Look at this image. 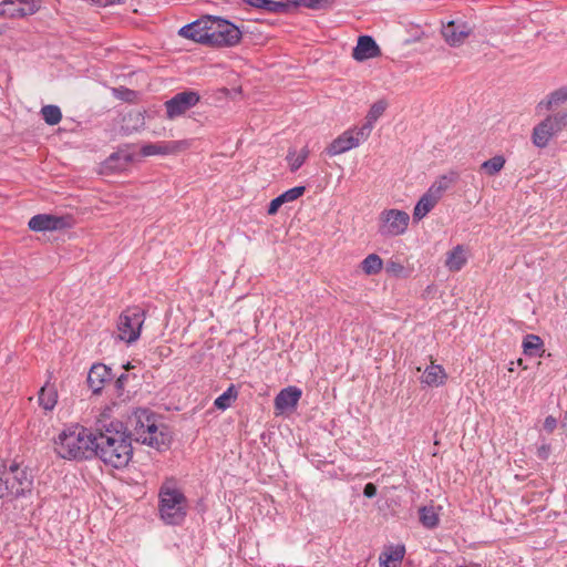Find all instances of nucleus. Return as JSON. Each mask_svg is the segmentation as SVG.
Listing matches in <instances>:
<instances>
[{
  "instance_id": "1",
  "label": "nucleus",
  "mask_w": 567,
  "mask_h": 567,
  "mask_svg": "<svg viewBox=\"0 0 567 567\" xmlns=\"http://www.w3.org/2000/svg\"><path fill=\"white\" fill-rule=\"evenodd\" d=\"M94 456L113 468H124L133 457L132 433L123 422H101L95 434Z\"/></svg>"
},
{
  "instance_id": "2",
  "label": "nucleus",
  "mask_w": 567,
  "mask_h": 567,
  "mask_svg": "<svg viewBox=\"0 0 567 567\" xmlns=\"http://www.w3.org/2000/svg\"><path fill=\"white\" fill-rule=\"evenodd\" d=\"M95 434L75 424L64 429L54 441L56 454L65 460H83L94 456Z\"/></svg>"
},
{
  "instance_id": "3",
  "label": "nucleus",
  "mask_w": 567,
  "mask_h": 567,
  "mask_svg": "<svg viewBox=\"0 0 567 567\" xmlns=\"http://www.w3.org/2000/svg\"><path fill=\"white\" fill-rule=\"evenodd\" d=\"M158 514L166 525H181L187 515V498L173 481H166L158 491Z\"/></svg>"
},
{
  "instance_id": "4",
  "label": "nucleus",
  "mask_w": 567,
  "mask_h": 567,
  "mask_svg": "<svg viewBox=\"0 0 567 567\" xmlns=\"http://www.w3.org/2000/svg\"><path fill=\"white\" fill-rule=\"evenodd\" d=\"M33 478L27 467L17 463L0 465V498L16 499L31 494Z\"/></svg>"
},
{
  "instance_id": "5",
  "label": "nucleus",
  "mask_w": 567,
  "mask_h": 567,
  "mask_svg": "<svg viewBox=\"0 0 567 567\" xmlns=\"http://www.w3.org/2000/svg\"><path fill=\"white\" fill-rule=\"evenodd\" d=\"M567 127V111L548 114L532 131L530 140L537 148H546L550 141Z\"/></svg>"
},
{
  "instance_id": "6",
  "label": "nucleus",
  "mask_w": 567,
  "mask_h": 567,
  "mask_svg": "<svg viewBox=\"0 0 567 567\" xmlns=\"http://www.w3.org/2000/svg\"><path fill=\"white\" fill-rule=\"evenodd\" d=\"M410 215L396 208L384 209L378 218V233L384 238L398 237L408 230Z\"/></svg>"
},
{
  "instance_id": "7",
  "label": "nucleus",
  "mask_w": 567,
  "mask_h": 567,
  "mask_svg": "<svg viewBox=\"0 0 567 567\" xmlns=\"http://www.w3.org/2000/svg\"><path fill=\"white\" fill-rule=\"evenodd\" d=\"M144 320L145 311L142 308L137 306L126 308L117 322L120 339L127 343L135 342L140 338Z\"/></svg>"
},
{
  "instance_id": "8",
  "label": "nucleus",
  "mask_w": 567,
  "mask_h": 567,
  "mask_svg": "<svg viewBox=\"0 0 567 567\" xmlns=\"http://www.w3.org/2000/svg\"><path fill=\"white\" fill-rule=\"evenodd\" d=\"M240 39L241 32L234 23L218 17L213 18L208 45L234 47L239 43Z\"/></svg>"
},
{
  "instance_id": "9",
  "label": "nucleus",
  "mask_w": 567,
  "mask_h": 567,
  "mask_svg": "<svg viewBox=\"0 0 567 567\" xmlns=\"http://www.w3.org/2000/svg\"><path fill=\"white\" fill-rule=\"evenodd\" d=\"M473 32L474 25L468 21L450 20L446 23L442 22V38L452 48L463 45Z\"/></svg>"
},
{
  "instance_id": "10",
  "label": "nucleus",
  "mask_w": 567,
  "mask_h": 567,
  "mask_svg": "<svg viewBox=\"0 0 567 567\" xmlns=\"http://www.w3.org/2000/svg\"><path fill=\"white\" fill-rule=\"evenodd\" d=\"M199 101L200 95L196 91L179 92L164 103L166 117L168 120L179 117L197 105Z\"/></svg>"
},
{
  "instance_id": "11",
  "label": "nucleus",
  "mask_w": 567,
  "mask_h": 567,
  "mask_svg": "<svg viewBox=\"0 0 567 567\" xmlns=\"http://www.w3.org/2000/svg\"><path fill=\"white\" fill-rule=\"evenodd\" d=\"M210 16L193 21L178 30V34L197 43L209 44L210 30L213 24Z\"/></svg>"
},
{
  "instance_id": "12",
  "label": "nucleus",
  "mask_w": 567,
  "mask_h": 567,
  "mask_svg": "<svg viewBox=\"0 0 567 567\" xmlns=\"http://www.w3.org/2000/svg\"><path fill=\"white\" fill-rule=\"evenodd\" d=\"M28 226L33 231H54L71 227L69 216H55L50 214H39L33 216Z\"/></svg>"
},
{
  "instance_id": "13",
  "label": "nucleus",
  "mask_w": 567,
  "mask_h": 567,
  "mask_svg": "<svg viewBox=\"0 0 567 567\" xmlns=\"http://www.w3.org/2000/svg\"><path fill=\"white\" fill-rule=\"evenodd\" d=\"M388 106L389 103L385 99L378 100L370 106V110L364 117V122L360 127H357V146L369 138L374 124L384 114Z\"/></svg>"
},
{
  "instance_id": "14",
  "label": "nucleus",
  "mask_w": 567,
  "mask_h": 567,
  "mask_svg": "<svg viewBox=\"0 0 567 567\" xmlns=\"http://www.w3.org/2000/svg\"><path fill=\"white\" fill-rule=\"evenodd\" d=\"M156 415L148 409H136L130 416V424L132 426L135 440L140 442L142 436L147 433L155 432Z\"/></svg>"
},
{
  "instance_id": "15",
  "label": "nucleus",
  "mask_w": 567,
  "mask_h": 567,
  "mask_svg": "<svg viewBox=\"0 0 567 567\" xmlns=\"http://www.w3.org/2000/svg\"><path fill=\"white\" fill-rule=\"evenodd\" d=\"M381 56L382 50L371 35H360L357 38V62L373 60Z\"/></svg>"
},
{
  "instance_id": "16",
  "label": "nucleus",
  "mask_w": 567,
  "mask_h": 567,
  "mask_svg": "<svg viewBox=\"0 0 567 567\" xmlns=\"http://www.w3.org/2000/svg\"><path fill=\"white\" fill-rule=\"evenodd\" d=\"M113 373L111 368L103 363H95L91 367L87 374V384L92 389L93 393H100L104 388V384L111 381Z\"/></svg>"
},
{
  "instance_id": "17",
  "label": "nucleus",
  "mask_w": 567,
  "mask_h": 567,
  "mask_svg": "<svg viewBox=\"0 0 567 567\" xmlns=\"http://www.w3.org/2000/svg\"><path fill=\"white\" fill-rule=\"evenodd\" d=\"M301 398V390L296 386L282 389L275 398V410L277 414L295 409Z\"/></svg>"
},
{
  "instance_id": "18",
  "label": "nucleus",
  "mask_w": 567,
  "mask_h": 567,
  "mask_svg": "<svg viewBox=\"0 0 567 567\" xmlns=\"http://www.w3.org/2000/svg\"><path fill=\"white\" fill-rule=\"evenodd\" d=\"M352 147H354V128L350 127L326 147V153L329 156H337L350 151Z\"/></svg>"
},
{
  "instance_id": "19",
  "label": "nucleus",
  "mask_w": 567,
  "mask_h": 567,
  "mask_svg": "<svg viewBox=\"0 0 567 567\" xmlns=\"http://www.w3.org/2000/svg\"><path fill=\"white\" fill-rule=\"evenodd\" d=\"M243 3L268 12V13H281V14H288L289 13V3L288 0H240Z\"/></svg>"
},
{
  "instance_id": "20",
  "label": "nucleus",
  "mask_w": 567,
  "mask_h": 567,
  "mask_svg": "<svg viewBox=\"0 0 567 567\" xmlns=\"http://www.w3.org/2000/svg\"><path fill=\"white\" fill-rule=\"evenodd\" d=\"M565 102H567V86L555 90L540 100L536 105V111L539 113L548 112L563 105Z\"/></svg>"
},
{
  "instance_id": "21",
  "label": "nucleus",
  "mask_w": 567,
  "mask_h": 567,
  "mask_svg": "<svg viewBox=\"0 0 567 567\" xmlns=\"http://www.w3.org/2000/svg\"><path fill=\"white\" fill-rule=\"evenodd\" d=\"M305 186H296L284 192L282 194H280L270 202L267 213L269 215H275L284 204L298 199L300 196L305 194Z\"/></svg>"
},
{
  "instance_id": "22",
  "label": "nucleus",
  "mask_w": 567,
  "mask_h": 567,
  "mask_svg": "<svg viewBox=\"0 0 567 567\" xmlns=\"http://www.w3.org/2000/svg\"><path fill=\"white\" fill-rule=\"evenodd\" d=\"M140 442L161 451L168 449L171 443V436L167 432L158 427L156 420L155 432L145 434L144 436H142V440Z\"/></svg>"
},
{
  "instance_id": "23",
  "label": "nucleus",
  "mask_w": 567,
  "mask_h": 567,
  "mask_svg": "<svg viewBox=\"0 0 567 567\" xmlns=\"http://www.w3.org/2000/svg\"><path fill=\"white\" fill-rule=\"evenodd\" d=\"M467 262L466 250L463 245L455 246L446 254L445 267L452 271H460Z\"/></svg>"
},
{
  "instance_id": "24",
  "label": "nucleus",
  "mask_w": 567,
  "mask_h": 567,
  "mask_svg": "<svg viewBox=\"0 0 567 567\" xmlns=\"http://www.w3.org/2000/svg\"><path fill=\"white\" fill-rule=\"evenodd\" d=\"M405 548L403 545L389 546L380 555V564L383 567H399L404 558Z\"/></svg>"
},
{
  "instance_id": "25",
  "label": "nucleus",
  "mask_w": 567,
  "mask_h": 567,
  "mask_svg": "<svg viewBox=\"0 0 567 567\" xmlns=\"http://www.w3.org/2000/svg\"><path fill=\"white\" fill-rule=\"evenodd\" d=\"M447 375L443 367L432 362V364L424 370L421 382L430 386H440L444 384Z\"/></svg>"
},
{
  "instance_id": "26",
  "label": "nucleus",
  "mask_w": 567,
  "mask_h": 567,
  "mask_svg": "<svg viewBox=\"0 0 567 567\" xmlns=\"http://www.w3.org/2000/svg\"><path fill=\"white\" fill-rule=\"evenodd\" d=\"M178 151V144L176 142L169 143H150L145 144L141 148V154L143 156H153V155H167Z\"/></svg>"
},
{
  "instance_id": "27",
  "label": "nucleus",
  "mask_w": 567,
  "mask_h": 567,
  "mask_svg": "<svg viewBox=\"0 0 567 567\" xmlns=\"http://www.w3.org/2000/svg\"><path fill=\"white\" fill-rule=\"evenodd\" d=\"M523 350L526 355H542L544 352V341L539 336L527 334L523 340Z\"/></svg>"
},
{
  "instance_id": "28",
  "label": "nucleus",
  "mask_w": 567,
  "mask_h": 567,
  "mask_svg": "<svg viewBox=\"0 0 567 567\" xmlns=\"http://www.w3.org/2000/svg\"><path fill=\"white\" fill-rule=\"evenodd\" d=\"M436 204L437 203L424 193L414 207L413 219L415 221L423 219L436 206Z\"/></svg>"
},
{
  "instance_id": "29",
  "label": "nucleus",
  "mask_w": 567,
  "mask_h": 567,
  "mask_svg": "<svg viewBox=\"0 0 567 567\" xmlns=\"http://www.w3.org/2000/svg\"><path fill=\"white\" fill-rule=\"evenodd\" d=\"M38 400H39V404L44 410L50 411L55 406V404L58 402V392L54 389V386L44 385L39 391Z\"/></svg>"
},
{
  "instance_id": "30",
  "label": "nucleus",
  "mask_w": 567,
  "mask_h": 567,
  "mask_svg": "<svg viewBox=\"0 0 567 567\" xmlns=\"http://www.w3.org/2000/svg\"><path fill=\"white\" fill-rule=\"evenodd\" d=\"M362 271L368 275H377L379 274L383 268V260L381 257L377 254H370L368 257H365L361 265H360Z\"/></svg>"
},
{
  "instance_id": "31",
  "label": "nucleus",
  "mask_w": 567,
  "mask_h": 567,
  "mask_svg": "<svg viewBox=\"0 0 567 567\" xmlns=\"http://www.w3.org/2000/svg\"><path fill=\"white\" fill-rule=\"evenodd\" d=\"M289 13L299 7H305L312 10H321L329 7V0H288Z\"/></svg>"
},
{
  "instance_id": "32",
  "label": "nucleus",
  "mask_w": 567,
  "mask_h": 567,
  "mask_svg": "<svg viewBox=\"0 0 567 567\" xmlns=\"http://www.w3.org/2000/svg\"><path fill=\"white\" fill-rule=\"evenodd\" d=\"M309 148L305 146L300 153H296L295 150H289L287 154V162L291 172L298 171L309 156Z\"/></svg>"
},
{
  "instance_id": "33",
  "label": "nucleus",
  "mask_w": 567,
  "mask_h": 567,
  "mask_svg": "<svg viewBox=\"0 0 567 567\" xmlns=\"http://www.w3.org/2000/svg\"><path fill=\"white\" fill-rule=\"evenodd\" d=\"M506 159L503 155H495L494 157L485 161L481 165V169L487 175L494 176L498 174L505 166Z\"/></svg>"
},
{
  "instance_id": "34",
  "label": "nucleus",
  "mask_w": 567,
  "mask_h": 567,
  "mask_svg": "<svg viewBox=\"0 0 567 567\" xmlns=\"http://www.w3.org/2000/svg\"><path fill=\"white\" fill-rule=\"evenodd\" d=\"M237 395H238V392H237L235 385L230 384V386L215 400L214 405L218 410L224 411L231 405V403L237 399Z\"/></svg>"
},
{
  "instance_id": "35",
  "label": "nucleus",
  "mask_w": 567,
  "mask_h": 567,
  "mask_svg": "<svg viewBox=\"0 0 567 567\" xmlns=\"http://www.w3.org/2000/svg\"><path fill=\"white\" fill-rule=\"evenodd\" d=\"M458 179L456 172H450L447 174L439 176L432 185L437 188L441 193L445 194Z\"/></svg>"
},
{
  "instance_id": "36",
  "label": "nucleus",
  "mask_w": 567,
  "mask_h": 567,
  "mask_svg": "<svg viewBox=\"0 0 567 567\" xmlns=\"http://www.w3.org/2000/svg\"><path fill=\"white\" fill-rule=\"evenodd\" d=\"M41 115L44 122L49 125H56L62 120V113L59 106L56 105H44L41 109Z\"/></svg>"
},
{
  "instance_id": "37",
  "label": "nucleus",
  "mask_w": 567,
  "mask_h": 567,
  "mask_svg": "<svg viewBox=\"0 0 567 567\" xmlns=\"http://www.w3.org/2000/svg\"><path fill=\"white\" fill-rule=\"evenodd\" d=\"M420 522L426 528H434L439 524V516L433 507L423 506L419 511Z\"/></svg>"
},
{
  "instance_id": "38",
  "label": "nucleus",
  "mask_w": 567,
  "mask_h": 567,
  "mask_svg": "<svg viewBox=\"0 0 567 567\" xmlns=\"http://www.w3.org/2000/svg\"><path fill=\"white\" fill-rule=\"evenodd\" d=\"M20 6L18 0H4L0 3V16L7 18L22 17Z\"/></svg>"
},
{
  "instance_id": "39",
  "label": "nucleus",
  "mask_w": 567,
  "mask_h": 567,
  "mask_svg": "<svg viewBox=\"0 0 567 567\" xmlns=\"http://www.w3.org/2000/svg\"><path fill=\"white\" fill-rule=\"evenodd\" d=\"M20 6V14L22 17L33 14L38 11L39 4L35 0H18Z\"/></svg>"
},
{
  "instance_id": "40",
  "label": "nucleus",
  "mask_w": 567,
  "mask_h": 567,
  "mask_svg": "<svg viewBox=\"0 0 567 567\" xmlns=\"http://www.w3.org/2000/svg\"><path fill=\"white\" fill-rule=\"evenodd\" d=\"M386 272L392 274L394 276H401L404 271V266L398 261H389L386 264Z\"/></svg>"
},
{
  "instance_id": "41",
  "label": "nucleus",
  "mask_w": 567,
  "mask_h": 567,
  "mask_svg": "<svg viewBox=\"0 0 567 567\" xmlns=\"http://www.w3.org/2000/svg\"><path fill=\"white\" fill-rule=\"evenodd\" d=\"M435 203H439L440 199L443 197V193H441L437 188H435L433 185L429 187V189L425 192Z\"/></svg>"
},
{
  "instance_id": "42",
  "label": "nucleus",
  "mask_w": 567,
  "mask_h": 567,
  "mask_svg": "<svg viewBox=\"0 0 567 567\" xmlns=\"http://www.w3.org/2000/svg\"><path fill=\"white\" fill-rule=\"evenodd\" d=\"M557 426V420L549 415L545 419L544 421V429L548 432V433H551Z\"/></svg>"
},
{
  "instance_id": "43",
  "label": "nucleus",
  "mask_w": 567,
  "mask_h": 567,
  "mask_svg": "<svg viewBox=\"0 0 567 567\" xmlns=\"http://www.w3.org/2000/svg\"><path fill=\"white\" fill-rule=\"evenodd\" d=\"M363 494L368 498L374 497L377 495V486L373 483H368L364 486Z\"/></svg>"
},
{
  "instance_id": "44",
  "label": "nucleus",
  "mask_w": 567,
  "mask_h": 567,
  "mask_svg": "<svg viewBox=\"0 0 567 567\" xmlns=\"http://www.w3.org/2000/svg\"><path fill=\"white\" fill-rule=\"evenodd\" d=\"M127 379H128V375H127V374H124V373H122V374L116 379V381H115V386H116L117 391H123L124 385H125V383H126Z\"/></svg>"
},
{
  "instance_id": "45",
  "label": "nucleus",
  "mask_w": 567,
  "mask_h": 567,
  "mask_svg": "<svg viewBox=\"0 0 567 567\" xmlns=\"http://www.w3.org/2000/svg\"><path fill=\"white\" fill-rule=\"evenodd\" d=\"M548 453H549V446L548 445H542L540 447H538L537 455L540 458H544V460L547 458Z\"/></svg>"
},
{
  "instance_id": "46",
  "label": "nucleus",
  "mask_w": 567,
  "mask_h": 567,
  "mask_svg": "<svg viewBox=\"0 0 567 567\" xmlns=\"http://www.w3.org/2000/svg\"><path fill=\"white\" fill-rule=\"evenodd\" d=\"M120 159V154L118 153H114L112 154L106 163H107V166L111 167V168H117V166L114 164L115 161Z\"/></svg>"
},
{
  "instance_id": "47",
  "label": "nucleus",
  "mask_w": 567,
  "mask_h": 567,
  "mask_svg": "<svg viewBox=\"0 0 567 567\" xmlns=\"http://www.w3.org/2000/svg\"><path fill=\"white\" fill-rule=\"evenodd\" d=\"M124 93H125V96H124L125 100H130L131 96L135 95V92L132 90H128V89H125Z\"/></svg>"
},
{
  "instance_id": "48",
  "label": "nucleus",
  "mask_w": 567,
  "mask_h": 567,
  "mask_svg": "<svg viewBox=\"0 0 567 567\" xmlns=\"http://www.w3.org/2000/svg\"><path fill=\"white\" fill-rule=\"evenodd\" d=\"M561 427L567 430V411L564 414V417L561 420Z\"/></svg>"
},
{
  "instance_id": "49",
  "label": "nucleus",
  "mask_w": 567,
  "mask_h": 567,
  "mask_svg": "<svg viewBox=\"0 0 567 567\" xmlns=\"http://www.w3.org/2000/svg\"><path fill=\"white\" fill-rule=\"evenodd\" d=\"M123 159H124L123 166H125L131 161V156L124 155Z\"/></svg>"
},
{
  "instance_id": "50",
  "label": "nucleus",
  "mask_w": 567,
  "mask_h": 567,
  "mask_svg": "<svg viewBox=\"0 0 567 567\" xmlns=\"http://www.w3.org/2000/svg\"><path fill=\"white\" fill-rule=\"evenodd\" d=\"M351 55L354 58V47L351 49Z\"/></svg>"
}]
</instances>
